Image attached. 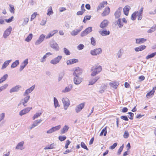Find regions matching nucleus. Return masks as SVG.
I'll return each mask as SVG.
<instances>
[{"label":"nucleus","mask_w":156,"mask_h":156,"mask_svg":"<svg viewBox=\"0 0 156 156\" xmlns=\"http://www.w3.org/2000/svg\"><path fill=\"white\" fill-rule=\"evenodd\" d=\"M146 48V46L144 45H142L139 46L138 47L135 48L134 50L136 52L141 51L145 49Z\"/></svg>","instance_id":"26"},{"label":"nucleus","mask_w":156,"mask_h":156,"mask_svg":"<svg viewBox=\"0 0 156 156\" xmlns=\"http://www.w3.org/2000/svg\"><path fill=\"white\" fill-rule=\"evenodd\" d=\"M66 138V137L65 136H58L59 140L61 141L65 140Z\"/></svg>","instance_id":"52"},{"label":"nucleus","mask_w":156,"mask_h":156,"mask_svg":"<svg viewBox=\"0 0 156 156\" xmlns=\"http://www.w3.org/2000/svg\"><path fill=\"white\" fill-rule=\"evenodd\" d=\"M156 55V52L153 53L151 54L147 55L146 57V59H148L150 58H152L154 57L155 55Z\"/></svg>","instance_id":"41"},{"label":"nucleus","mask_w":156,"mask_h":156,"mask_svg":"<svg viewBox=\"0 0 156 156\" xmlns=\"http://www.w3.org/2000/svg\"><path fill=\"white\" fill-rule=\"evenodd\" d=\"M110 85L114 88H116L117 87V83L115 82L110 83Z\"/></svg>","instance_id":"46"},{"label":"nucleus","mask_w":156,"mask_h":156,"mask_svg":"<svg viewBox=\"0 0 156 156\" xmlns=\"http://www.w3.org/2000/svg\"><path fill=\"white\" fill-rule=\"evenodd\" d=\"M107 4V1H103L101 2L97 8V11H98L99 10H101L102 8L105 7V5H106Z\"/></svg>","instance_id":"18"},{"label":"nucleus","mask_w":156,"mask_h":156,"mask_svg":"<svg viewBox=\"0 0 156 156\" xmlns=\"http://www.w3.org/2000/svg\"><path fill=\"white\" fill-rule=\"evenodd\" d=\"M117 24L118 25L119 28H122L123 26V24L121 23V20L120 19H119L116 21Z\"/></svg>","instance_id":"43"},{"label":"nucleus","mask_w":156,"mask_h":156,"mask_svg":"<svg viewBox=\"0 0 156 156\" xmlns=\"http://www.w3.org/2000/svg\"><path fill=\"white\" fill-rule=\"evenodd\" d=\"M78 62V60L77 59L73 58L68 60L66 63L67 65L72 64Z\"/></svg>","instance_id":"25"},{"label":"nucleus","mask_w":156,"mask_h":156,"mask_svg":"<svg viewBox=\"0 0 156 156\" xmlns=\"http://www.w3.org/2000/svg\"><path fill=\"white\" fill-rule=\"evenodd\" d=\"M143 13H137V16H138V20H140L142 18Z\"/></svg>","instance_id":"60"},{"label":"nucleus","mask_w":156,"mask_h":156,"mask_svg":"<svg viewBox=\"0 0 156 156\" xmlns=\"http://www.w3.org/2000/svg\"><path fill=\"white\" fill-rule=\"evenodd\" d=\"M130 8L129 6L128 5L126 6L123 8V12L124 14L126 16H128L129 14V12L130 9Z\"/></svg>","instance_id":"30"},{"label":"nucleus","mask_w":156,"mask_h":156,"mask_svg":"<svg viewBox=\"0 0 156 156\" xmlns=\"http://www.w3.org/2000/svg\"><path fill=\"white\" fill-rule=\"evenodd\" d=\"M106 87L107 86L105 84H103L102 86L100 87L99 92L101 93H103L105 90Z\"/></svg>","instance_id":"35"},{"label":"nucleus","mask_w":156,"mask_h":156,"mask_svg":"<svg viewBox=\"0 0 156 156\" xmlns=\"http://www.w3.org/2000/svg\"><path fill=\"white\" fill-rule=\"evenodd\" d=\"M62 101L63 104L64 109H67L70 105V101L67 97H65L62 99Z\"/></svg>","instance_id":"2"},{"label":"nucleus","mask_w":156,"mask_h":156,"mask_svg":"<svg viewBox=\"0 0 156 156\" xmlns=\"http://www.w3.org/2000/svg\"><path fill=\"white\" fill-rule=\"evenodd\" d=\"M90 40L91 43L92 45L95 46L96 45V41L95 40L94 38L93 37H92L91 38Z\"/></svg>","instance_id":"59"},{"label":"nucleus","mask_w":156,"mask_h":156,"mask_svg":"<svg viewBox=\"0 0 156 156\" xmlns=\"http://www.w3.org/2000/svg\"><path fill=\"white\" fill-rule=\"evenodd\" d=\"M64 52L66 55H70V51L66 48H63Z\"/></svg>","instance_id":"54"},{"label":"nucleus","mask_w":156,"mask_h":156,"mask_svg":"<svg viewBox=\"0 0 156 156\" xmlns=\"http://www.w3.org/2000/svg\"><path fill=\"white\" fill-rule=\"evenodd\" d=\"M33 34H30L25 39V41L27 42H29L32 39Z\"/></svg>","instance_id":"42"},{"label":"nucleus","mask_w":156,"mask_h":156,"mask_svg":"<svg viewBox=\"0 0 156 156\" xmlns=\"http://www.w3.org/2000/svg\"><path fill=\"white\" fill-rule=\"evenodd\" d=\"M42 112H41L40 113H37L35 114L34 116L33 117V120H34L35 119L38 118L39 116H40L42 114Z\"/></svg>","instance_id":"47"},{"label":"nucleus","mask_w":156,"mask_h":156,"mask_svg":"<svg viewBox=\"0 0 156 156\" xmlns=\"http://www.w3.org/2000/svg\"><path fill=\"white\" fill-rule=\"evenodd\" d=\"M61 126L59 125L54 127H53L54 132L58 130L61 128Z\"/></svg>","instance_id":"58"},{"label":"nucleus","mask_w":156,"mask_h":156,"mask_svg":"<svg viewBox=\"0 0 156 156\" xmlns=\"http://www.w3.org/2000/svg\"><path fill=\"white\" fill-rule=\"evenodd\" d=\"M80 145L82 148L86 149L87 151L89 150V149L87 148V146L83 142H81Z\"/></svg>","instance_id":"50"},{"label":"nucleus","mask_w":156,"mask_h":156,"mask_svg":"<svg viewBox=\"0 0 156 156\" xmlns=\"http://www.w3.org/2000/svg\"><path fill=\"white\" fill-rule=\"evenodd\" d=\"M8 85L7 84H4L0 87V92L5 89L8 86Z\"/></svg>","instance_id":"48"},{"label":"nucleus","mask_w":156,"mask_h":156,"mask_svg":"<svg viewBox=\"0 0 156 156\" xmlns=\"http://www.w3.org/2000/svg\"><path fill=\"white\" fill-rule=\"evenodd\" d=\"M100 78V77L98 76L94 78L91 79L89 82L88 85H93Z\"/></svg>","instance_id":"14"},{"label":"nucleus","mask_w":156,"mask_h":156,"mask_svg":"<svg viewBox=\"0 0 156 156\" xmlns=\"http://www.w3.org/2000/svg\"><path fill=\"white\" fill-rule=\"evenodd\" d=\"M42 121V120L41 119L37 120L35 121L34 122L31 126L30 127V129H32V128L37 126L38 124L41 123Z\"/></svg>","instance_id":"24"},{"label":"nucleus","mask_w":156,"mask_h":156,"mask_svg":"<svg viewBox=\"0 0 156 156\" xmlns=\"http://www.w3.org/2000/svg\"><path fill=\"white\" fill-rule=\"evenodd\" d=\"M35 87V85L32 86L31 87L27 89L23 94V96H28L27 95L30 93L34 89Z\"/></svg>","instance_id":"13"},{"label":"nucleus","mask_w":156,"mask_h":156,"mask_svg":"<svg viewBox=\"0 0 156 156\" xmlns=\"http://www.w3.org/2000/svg\"><path fill=\"white\" fill-rule=\"evenodd\" d=\"M30 98V97L29 95L27 96L26 97L21 100V102L22 103V104H23L24 106L25 107L27 106L26 104L28 102Z\"/></svg>","instance_id":"15"},{"label":"nucleus","mask_w":156,"mask_h":156,"mask_svg":"<svg viewBox=\"0 0 156 156\" xmlns=\"http://www.w3.org/2000/svg\"><path fill=\"white\" fill-rule=\"evenodd\" d=\"M5 117V113H2L0 114V122L3 120Z\"/></svg>","instance_id":"63"},{"label":"nucleus","mask_w":156,"mask_h":156,"mask_svg":"<svg viewBox=\"0 0 156 156\" xmlns=\"http://www.w3.org/2000/svg\"><path fill=\"white\" fill-rule=\"evenodd\" d=\"M102 52V50L101 48H95L92 50L90 51V54L93 56L97 55Z\"/></svg>","instance_id":"3"},{"label":"nucleus","mask_w":156,"mask_h":156,"mask_svg":"<svg viewBox=\"0 0 156 156\" xmlns=\"http://www.w3.org/2000/svg\"><path fill=\"white\" fill-rule=\"evenodd\" d=\"M79 68L78 67L77 69H76L74 71L73 73V75L75 76H79V75H80L82 72L79 70Z\"/></svg>","instance_id":"31"},{"label":"nucleus","mask_w":156,"mask_h":156,"mask_svg":"<svg viewBox=\"0 0 156 156\" xmlns=\"http://www.w3.org/2000/svg\"><path fill=\"white\" fill-rule=\"evenodd\" d=\"M12 60H7L4 62L3 64L2 67V69H3L9 65V63Z\"/></svg>","instance_id":"34"},{"label":"nucleus","mask_w":156,"mask_h":156,"mask_svg":"<svg viewBox=\"0 0 156 156\" xmlns=\"http://www.w3.org/2000/svg\"><path fill=\"white\" fill-rule=\"evenodd\" d=\"M24 144V141H21L18 143L16 147V149L21 150L24 149V148L23 147V145Z\"/></svg>","instance_id":"22"},{"label":"nucleus","mask_w":156,"mask_h":156,"mask_svg":"<svg viewBox=\"0 0 156 156\" xmlns=\"http://www.w3.org/2000/svg\"><path fill=\"white\" fill-rule=\"evenodd\" d=\"M58 31L57 30H55L50 32L46 37V38L47 39L50 38L53 36L54 34L57 33Z\"/></svg>","instance_id":"27"},{"label":"nucleus","mask_w":156,"mask_h":156,"mask_svg":"<svg viewBox=\"0 0 156 156\" xmlns=\"http://www.w3.org/2000/svg\"><path fill=\"white\" fill-rule=\"evenodd\" d=\"M14 17L13 16H12L8 19H5V21L7 23H10L13 20Z\"/></svg>","instance_id":"56"},{"label":"nucleus","mask_w":156,"mask_h":156,"mask_svg":"<svg viewBox=\"0 0 156 156\" xmlns=\"http://www.w3.org/2000/svg\"><path fill=\"white\" fill-rule=\"evenodd\" d=\"M19 64V60H16L15 62H14L12 64L11 67L14 68L17 66Z\"/></svg>","instance_id":"39"},{"label":"nucleus","mask_w":156,"mask_h":156,"mask_svg":"<svg viewBox=\"0 0 156 156\" xmlns=\"http://www.w3.org/2000/svg\"><path fill=\"white\" fill-rule=\"evenodd\" d=\"M32 109V108L28 107L21 110L19 113V115L21 116L28 113Z\"/></svg>","instance_id":"10"},{"label":"nucleus","mask_w":156,"mask_h":156,"mask_svg":"<svg viewBox=\"0 0 156 156\" xmlns=\"http://www.w3.org/2000/svg\"><path fill=\"white\" fill-rule=\"evenodd\" d=\"M156 30V25L155 26H153L151 29H150L148 30L147 32L148 33H151L155 31Z\"/></svg>","instance_id":"45"},{"label":"nucleus","mask_w":156,"mask_h":156,"mask_svg":"<svg viewBox=\"0 0 156 156\" xmlns=\"http://www.w3.org/2000/svg\"><path fill=\"white\" fill-rule=\"evenodd\" d=\"M107 131L106 130V127H105L102 129L101 131V132L100 136H101L104 134V136H106L107 134Z\"/></svg>","instance_id":"37"},{"label":"nucleus","mask_w":156,"mask_h":156,"mask_svg":"<svg viewBox=\"0 0 156 156\" xmlns=\"http://www.w3.org/2000/svg\"><path fill=\"white\" fill-rule=\"evenodd\" d=\"M50 47L54 49L55 50L58 51L59 48L58 44L54 41H51L50 43Z\"/></svg>","instance_id":"4"},{"label":"nucleus","mask_w":156,"mask_h":156,"mask_svg":"<svg viewBox=\"0 0 156 156\" xmlns=\"http://www.w3.org/2000/svg\"><path fill=\"white\" fill-rule=\"evenodd\" d=\"M21 88L20 86L17 85L15 87H12L9 90V92L12 93L14 92H18L19 90V89Z\"/></svg>","instance_id":"19"},{"label":"nucleus","mask_w":156,"mask_h":156,"mask_svg":"<svg viewBox=\"0 0 156 156\" xmlns=\"http://www.w3.org/2000/svg\"><path fill=\"white\" fill-rule=\"evenodd\" d=\"M23 20V22L22 25L23 26H24L25 25H26L28 22L29 19L27 18H26L24 19Z\"/></svg>","instance_id":"51"},{"label":"nucleus","mask_w":156,"mask_h":156,"mask_svg":"<svg viewBox=\"0 0 156 156\" xmlns=\"http://www.w3.org/2000/svg\"><path fill=\"white\" fill-rule=\"evenodd\" d=\"M123 148V145L121 146L119 149L117 153V155H119L121 154V152L122 151Z\"/></svg>","instance_id":"55"},{"label":"nucleus","mask_w":156,"mask_h":156,"mask_svg":"<svg viewBox=\"0 0 156 156\" xmlns=\"http://www.w3.org/2000/svg\"><path fill=\"white\" fill-rule=\"evenodd\" d=\"M53 13V12L52 9L51 7L50 6L48 9L47 15L48 16H50V15L52 14Z\"/></svg>","instance_id":"49"},{"label":"nucleus","mask_w":156,"mask_h":156,"mask_svg":"<svg viewBox=\"0 0 156 156\" xmlns=\"http://www.w3.org/2000/svg\"><path fill=\"white\" fill-rule=\"evenodd\" d=\"M8 75L7 74L4 75L1 78V79L3 80V82L5 81L8 78Z\"/></svg>","instance_id":"64"},{"label":"nucleus","mask_w":156,"mask_h":156,"mask_svg":"<svg viewBox=\"0 0 156 156\" xmlns=\"http://www.w3.org/2000/svg\"><path fill=\"white\" fill-rule=\"evenodd\" d=\"M28 64V59H26L20 65V68L19 69L20 71V72Z\"/></svg>","instance_id":"17"},{"label":"nucleus","mask_w":156,"mask_h":156,"mask_svg":"<svg viewBox=\"0 0 156 156\" xmlns=\"http://www.w3.org/2000/svg\"><path fill=\"white\" fill-rule=\"evenodd\" d=\"M147 41V39L144 38H137L136 39V43L137 44L143 43Z\"/></svg>","instance_id":"29"},{"label":"nucleus","mask_w":156,"mask_h":156,"mask_svg":"<svg viewBox=\"0 0 156 156\" xmlns=\"http://www.w3.org/2000/svg\"><path fill=\"white\" fill-rule=\"evenodd\" d=\"M123 52L121 49H120L117 53V55L119 58H120L122 55Z\"/></svg>","instance_id":"53"},{"label":"nucleus","mask_w":156,"mask_h":156,"mask_svg":"<svg viewBox=\"0 0 156 156\" xmlns=\"http://www.w3.org/2000/svg\"><path fill=\"white\" fill-rule=\"evenodd\" d=\"M92 31V27H88L81 33L80 36L81 37L84 36L90 33Z\"/></svg>","instance_id":"6"},{"label":"nucleus","mask_w":156,"mask_h":156,"mask_svg":"<svg viewBox=\"0 0 156 156\" xmlns=\"http://www.w3.org/2000/svg\"><path fill=\"white\" fill-rule=\"evenodd\" d=\"M99 33L101 35L105 36L109 35L110 34V32L109 30L107 31L105 30H103L102 31H99Z\"/></svg>","instance_id":"28"},{"label":"nucleus","mask_w":156,"mask_h":156,"mask_svg":"<svg viewBox=\"0 0 156 156\" xmlns=\"http://www.w3.org/2000/svg\"><path fill=\"white\" fill-rule=\"evenodd\" d=\"M37 13L36 12H34L33 14L31 16L30 21H32L35 18L36 16Z\"/></svg>","instance_id":"61"},{"label":"nucleus","mask_w":156,"mask_h":156,"mask_svg":"<svg viewBox=\"0 0 156 156\" xmlns=\"http://www.w3.org/2000/svg\"><path fill=\"white\" fill-rule=\"evenodd\" d=\"M12 30V28L11 26H9V27L6 30L3 34V37L4 38H6L9 35Z\"/></svg>","instance_id":"11"},{"label":"nucleus","mask_w":156,"mask_h":156,"mask_svg":"<svg viewBox=\"0 0 156 156\" xmlns=\"http://www.w3.org/2000/svg\"><path fill=\"white\" fill-rule=\"evenodd\" d=\"M62 58V56H58L57 57L51 60L50 62V63L53 65L56 64L59 62Z\"/></svg>","instance_id":"5"},{"label":"nucleus","mask_w":156,"mask_h":156,"mask_svg":"<svg viewBox=\"0 0 156 156\" xmlns=\"http://www.w3.org/2000/svg\"><path fill=\"white\" fill-rule=\"evenodd\" d=\"M108 21L107 20H105L101 23L100 27L101 28H104L108 25Z\"/></svg>","instance_id":"23"},{"label":"nucleus","mask_w":156,"mask_h":156,"mask_svg":"<svg viewBox=\"0 0 156 156\" xmlns=\"http://www.w3.org/2000/svg\"><path fill=\"white\" fill-rule=\"evenodd\" d=\"M102 70V67L100 66H95L92 67L91 71H92L91 74V76H94L99 73Z\"/></svg>","instance_id":"1"},{"label":"nucleus","mask_w":156,"mask_h":156,"mask_svg":"<svg viewBox=\"0 0 156 156\" xmlns=\"http://www.w3.org/2000/svg\"><path fill=\"white\" fill-rule=\"evenodd\" d=\"M122 9V7H119L116 10L114 14L115 18H119L120 17Z\"/></svg>","instance_id":"16"},{"label":"nucleus","mask_w":156,"mask_h":156,"mask_svg":"<svg viewBox=\"0 0 156 156\" xmlns=\"http://www.w3.org/2000/svg\"><path fill=\"white\" fill-rule=\"evenodd\" d=\"M45 38V36L43 34H41L38 39L36 41L35 44L36 45H38L40 44L44 40Z\"/></svg>","instance_id":"12"},{"label":"nucleus","mask_w":156,"mask_h":156,"mask_svg":"<svg viewBox=\"0 0 156 156\" xmlns=\"http://www.w3.org/2000/svg\"><path fill=\"white\" fill-rule=\"evenodd\" d=\"M138 13V11L135 12L133 13L131 16V19L133 20H135L136 19L137 13Z\"/></svg>","instance_id":"40"},{"label":"nucleus","mask_w":156,"mask_h":156,"mask_svg":"<svg viewBox=\"0 0 156 156\" xmlns=\"http://www.w3.org/2000/svg\"><path fill=\"white\" fill-rule=\"evenodd\" d=\"M156 88V87H154L151 90L148 92L147 94L146 97L147 98H149L152 97L154 95Z\"/></svg>","instance_id":"20"},{"label":"nucleus","mask_w":156,"mask_h":156,"mask_svg":"<svg viewBox=\"0 0 156 156\" xmlns=\"http://www.w3.org/2000/svg\"><path fill=\"white\" fill-rule=\"evenodd\" d=\"M85 106L84 103H81L77 105L75 108V110L77 113L80 112L84 108Z\"/></svg>","instance_id":"7"},{"label":"nucleus","mask_w":156,"mask_h":156,"mask_svg":"<svg viewBox=\"0 0 156 156\" xmlns=\"http://www.w3.org/2000/svg\"><path fill=\"white\" fill-rule=\"evenodd\" d=\"M69 127L66 125L61 130V134H63L66 133L69 129Z\"/></svg>","instance_id":"33"},{"label":"nucleus","mask_w":156,"mask_h":156,"mask_svg":"<svg viewBox=\"0 0 156 156\" xmlns=\"http://www.w3.org/2000/svg\"><path fill=\"white\" fill-rule=\"evenodd\" d=\"M72 88V85L71 84H70L66 87L62 91V92L63 93H66L69 92L71 90Z\"/></svg>","instance_id":"21"},{"label":"nucleus","mask_w":156,"mask_h":156,"mask_svg":"<svg viewBox=\"0 0 156 156\" xmlns=\"http://www.w3.org/2000/svg\"><path fill=\"white\" fill-rule=\"evenodd\" d=\"M54 103L55 107L56 108L57 107H59L58 100L55 97L54 98Z\"/></svg>","instance_id":"36"},{"label":"nucleus","mask_w":156,"mask_h":156,"mask_svg":"<svg viewBox=\"0 0 156 156\" xmlns=\"http://www.w3.org/2000/svg\"><path fill=\"white\" fill-rule=\"evenodd\" d=\"M64 76V72H61L59 74L58 77V81L59 82L60 81L62 78Z\"/></svg>","instance_id":"44"},{"label":"nucleus","mask_w":156,"mask_h":156,"mask_svg":"<svg viewBox=\"0 0 156 156\" xmlns=\"http://www.w3.org/2000/svg\"><path fill=\"white\" fill-rule=\"evenodd\" d=\"M55 145L54 144H51L47 146L44 148V149H51L54 148Z\"/></svg>","instance_id":"38"},{"label":"nucleus","mask_w":156,"mask_h":156,"mask_svg":"<svg viewBox=\"0 0 156 156\" xmlns=\"http://www.w3.org/2000/svg\"><path fill=\"white\" fill-rule=\"evenodd\" d=\"M82 79L79 76H75L73 78V82L76 85L80 84L82 81Z\"/></svg>","instance_id":"9"},{"label":"nucleus","mask_w":156,"mask_h":156,"mask_svg":"<svg viewBox=\"0 0 156 156\" xmlns=\"http://www.w3.org/2000/svg\"><path fill=\"white\" fill-rule=\"evenodd\" d=\"M83 28V26H82L78 29L73 30L70 33L71 35L73 36H75L77 35L82 30Z\"/></svg>","instance_id":"8"},{"label":"nucleus","mask_w":156,"mask_h":156,"mask_svg":"<svg viewBox=\"0 0 156 156\" xmlns=\"http://www.w3.org/2000/svg\"><path fill=\"white\" fill-rule=\"evenodd\" d=\"M129 136V133L127 131H125L123 135L124 137L125 138H127Z\"/></svg>","instance_id":"62"},{"label":"nucleus","mask_w":156,"mask_h":156,"mask_svg":"<svg viewBox=\"0 0 156 156\" xmlns=\"http://www.w3.org/2000/svg\"><path fill=\"white\" fill-rule=\"evenodd\" d=\"M9 7H10V12L12 13H14L15 12L14 10L15 9L14 8V6L11 5H9Z\"/></svg>","instance_id":"57"},{"label":"nucleus","mask_w":156,"mask_h":156,"mask_svg":"<svg viewBox=\"0 0 156 156\" xmlns=\"http://www.w3.org/2000/svg\"><path fill=\"white\" fill-rule=\"evenodd\" d=\"M110 12V9L109 7L105 8V10L102 13L103 16H105L108 15Z\"/></svg>","instance_id":"32"}]
</instances>
